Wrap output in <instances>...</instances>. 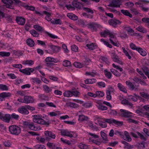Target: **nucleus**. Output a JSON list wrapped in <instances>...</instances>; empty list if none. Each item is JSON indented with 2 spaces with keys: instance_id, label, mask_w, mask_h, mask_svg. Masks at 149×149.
I'll use <instances>...</instances> for the list:
<instances>
[{
  "instance_id": "42",
  "label": "nucleus",
  "mask_w": 149,
  "mask_h": 149,
  "mask_svg": "<svg viewBox=\"0 0 149 149\" xmlns=\"http://www.w3.org/2000/svg\"><path fill=\"white\" fill-rule=\"evenodd\" d=\"M51 23L54 24H61L62 22L60 19H55L51 21Z\"/></svg>"
},
{
  "instance_id": "5",
  "label": "nucleus",
  "mask_w": 149,
  "mask_h": 149,
  "mask_svg": "<svg viewBox=\"0 0 149 149\" xmlns=\"http://www.w3.org/2000/svg\"><path fill=\"white\" fill-rule=\"evenodd\" d=\"M110 37L109 40L113 45L115 46H118V41L116 37V34H114L113 33L110 32L109 35Z\"/></svg>"
},
{
  "instance_id": "4",
  "label": "nucleus",
  "mask_w": 149,
  "mask_h": 149,
  "mask_svg": "<svg viewBox=\"0 0 149 149\" xmlns=\"http://www.w3.org/2000/svg\"><path fill=\"white\" fill-rule=\"evenodd\" d=\"M61 133L62 135L66 136L70 138H76L77 136L75 133L72 132H69L66 130H61Z\"/></svg>"
},
{
  "instance_id": "9",
  "label": "nucleus",
  "mask_w": 149,
  "mask_h": 149,
  "mask_svg": "<svg viewBox=\"0 0 149 149\" xmlns=\"http://www.w3.org/2000/svg\"><path fill=\"white\" fill-rule=\"evenodd\" d=\"M100 25L96 23H91L88 25V28L92 31H96L100 28Z\"/></svg>"
},
{
  "instance_id": "15",
  "label": "nucleus",
  "mask_w": 149,
  "mask_h": 149,
  "mask_svg": "<svg viewBox=\"0 0 149 149\" xmlns=\"http://www.w3.org/2000/svg\"><path fill=\"white\" fill-rule=\"evenodd\" d=\"M51 14L50 12H47L46 11H43L40 14L43 15L44 14L46 15V16L45 17V19L48 22L52 21V19L51 18Z\"/></svg>"
},
{
  "instance_id": "10",
  "label": "nucleus",
  "mask_w": 149,
  "mask_h": 149,
  "mask_svg": "<svg viewBox=\"0 0 149 149\" xmlns=\"http://www.w3.org/2000/svg\"><path fill=\"white\" fill-rule=\"evenodd\" d=\"M120 111L121 113V115L122 116L126 118L132 117V113L127 110L120 109Z\"/></svg>"
},
{
  "instance_id": "19",
  "label": "nucleus",
  "mask_w": 149,
  "mask_h": 149,
  "mask_svg": "<svg viewBox=\"0 0 149 149\" xmlns=\"http://www.w3.org/2000/svg\"><path fill=\"white\" fill-rule=\"evenodd\" d=\"M10 94L9 93L3 92L0 93V101L4 100L5 98L10 96Z\"/></svg>"
},
{
  "instance_id": "37",
  "label": "nucleus",
  "mask_w": 149,
  "mask_h": 149,
  "mask_svg": "<svg viewBox=\"0 0 149 149\" xmlns=\"http://www.w3.org/2000/svg\"><path fill=\"white\" fill-rule=\"evenodd\" d=\"M110 31L108 30H105L103 32H101L100 35L102 37H106L107 36L109 35L110 33Z\"/></svg>"
},
{
  "instance_id": "46",
  "label": "nucleus",
  "mask_w": 149,
  "mask_h": 149,
  "mask_svg": "<svg viewBox=\"0 0 149 149\" xmlns=\"http://www.w3.org/2000/svg\"><path fill=\"white\" fill-rule=\"evenodd\" d=\"M72 91H66L63 93V95L64 96L69 97L72 96Z\"/></svg>"
},
{
  "instance_id": "62",
  "label": "nucleus",
  "mask_w": 149,
  "mask_h": 149,
  "mask_svg": "<svg viewBox=\"0 0 149 149\" xmlns=\"http://www.w3.org/2000/svg\"><path fill=\"white\" fill-rule=\"evenodd\" d=\"M130 46L131 48L134 50L137 51L139 47H138L135 45L133 43H130Z\"/></svg>"
},
{
  "instance_id": "61",
  "label": "nucleus",
  "mask_w": 149,
  "mask_h": 149,
  "mask_svg": "<svg viewBox=\"0 0 149 149\" xmlns=\"http://www.w3.org/2000/svg\"><path fill=\"white\" fill-rule=\"evenodd\" d=\"M79 147L81 149H88V146L87 145L82 143H80L79 145Z\"/></svg>"
},
{
  "instance_id": "22",
  "label": "nucleus",
  "mask_w": 149,
  "mask_h": 149,
  "mask_svg": "<svg viewBox=\"0 0 149 149\" xmlns=\"http://www.w3.org/2000/svg\"><path fill=\"white\" fill-rule=\"evenodd\" d=\"M117 87L120 91L125 93H127V91L126 88L121 83H118L117 84Z\"/></svg>"
},
{
  "instance_id": "48",
  "label": "nucleus",
  "mask_w": 149,
  "mask_h": 149,
  "mask_svg": "<svg viewBox=\"0 0 149 149\" xmlns=\"http://www.w3.org/2000/svg\"><path fill=\"white\" fill-rule=\"evenodd\" d=\"M96 85L99 88H104L106 87L105 83L102 81L97 82V83Z\"/></svg>"
},
{
  "instance_id": "29",
  "label": "nucleus",
  "mask_w": 149,
  "mask_h": 149,
  "mask_svg": "<svg viewBox=\"0 0 149 149\" xmlns=\"http://www.w3.org/2000/svg\"><path fill=\"white\" fill-rule=\"evenodd\" d=\"M121 103L123 104L128 105L130 107H132L133 106L132 103L130 102L128 100L125 99L122 100Z\"/></svg>"
},
{
  "instance_id": "32",
  "label": "nucleus",
  "mask_w": 149,
  "mask_h": 149,
  "mask_svg": "<svg viewBox=\"0 0 149 149\" xmlns=\"http://www.w3.org/2000/svg\"><path fill=\"white\" fill-rule=\"evenodd\" d=\"M96 81V80L95 79H87L84 80V83L86 84H93Z\"/></svg>"
},
{
  "instance_id": "7",
  "label": "nucleus",
  "mask_w": 149,
  "mask_h": 149,
  "mask_svg": "<svg viewBox=\"0 0 149 149\" xmlns=\"http://www.w3.org/2000/svg\"><path fill=\"white\" fill-rule=\"evenodd\" d=\"M103 121H105L106 122L110 124L114 123L116 125L120 126L122 125L123 124V123L122 122L118 121L115 119L110 118V119H106L103 118Z\"/></svg>"
},
{
  "instance_id": "49",
  "label": "nucleus",
  "mask_w": 149,
  "mask_h": 149,
  "mask_svg": "<svg viewBox=\"0 0 149 149\" xmlns=\"http://www.w3.org/2000/svg\"><path fill=\"white\" fill-rule=\"evenodd\" d=\"M137 51L143 56H146L147 55L146 52L141 48H139Z\"/></svg>"
},
{
  "instance_id": "44",
  "label": "nucleus",
  "mask_w": 149,
  "mask_h": 149,
  "mask_svg": "<svg viewBox=\"0 0 149 149\" xmlns=\"http://www.w3.org/2000/svg\"><path fill=\"white\" fill-rule=\"evenodd\" d=\"M31 79L33 83H36L37 84H40L41 82L40 79L38 78H33Z\"/></svg>"
},
{
  "instance_id": "63",
  "label": "nucleus",
  "mask_w": 149,
  "mask_h": 149,
  "mask_svg": "<svg viewBox=\"0 0 149 149\" xmlns=\"http://www.w3.org/2000/svg\"><path fill=\"white\" fill-rule=\"evenodd\" d=\"M74 65L75 67L79 68H81L83 67V65L79 62H74Z\"/></svg>"
},
{
  "instance_id": "55",
  "label": "nucleus",
  "mask_w": 149,
  "mask_h": 149,
  "mask_svg": "<svg viewBox=\"0 0 149 149\" xmlns=\"http://www.w3.org/2000/svg\"><path fill=\"white\" fill-rule=\"evenodd\" d=\"M137 147L138 149H143L145 147V143L142 142L137 144Z\"/></svg>"
},
{
  "instance_id": "51",
  "label": "nucleus",
  "mask_w": 149,
  "mask_h": 149,
  "mask_svg": "<svg viewBox=\"0 0 149 149\" xmlns=\"http://www.w3.org/2000/svg\"><path fill=\"white\" fill-rule=\"evenodd\" d=\"M86 21L83 19H80L78 20L77 23L79 25L84 27L86 25Z\"/></svg>"
},
{
  "instance_id": "53",
  "label": "nucleus",
  "mask_w": 149,
  "mask_h": 149,
  "mask_svg": "<svg viewBox=\"0 0 149 149\" xmlns=\"http://www.w3.org/2000/svg\"><path fill=\"white\" fill-rule=\"evenodd\" d=\"M63 65L65 67H68L71 65L70 61L68 60H65L63 61Z\"/></svg>"
},
{
  "instance_id": "34",
  "label": "nucleus",
  "mask_w": 149,
  "mask_h": 149,
  "mask_svg": "<svg viewBox=\"0 0 149 149\" xmlns=\"http://www.w3.org/2000/svg\"><path fill=\"white\" fill-rule=\"evenodd\" d=\"M26 43L28 45L31 47L34 46L35 45L34 41L30 38L27 40Z\"/></svg>"
},
{
  "instance_id": "33",
  "label": "nucleus",
  "mask_w": 149,
  "mask_h": 149,
  "mask_svg": "<svg viewBox=\"0 0 149 149\" xmlns=\"http://www.w3.org/2000/svg\"><path fill=\"white\" fill-rule=\"evenodd\" d=\"M122 143L125 145L124 148H125L130 149L134 148L133 145H131L130 144L125 141H122Z\"/></svg>"
},
{
  "instance_id": "47",
  "label": "nucleus",
  "mask_w": 149,
  "mask_h": 149,
  "mask_svg": "<svg viewBox=\"0 0 149 149\" xmlns=\"http://www.w3.org/2000/svg\"><path fill=\"white\" fill-rule=\"evenodd\" d=\"M19 116L18 114H16L15 113H12L10 115L11 119H14L15 120H18L19 119Z\"/></svg>"
},
{
  "instance_id": "36",
  "label": "nucleus",
  "mask_w": 149,
  "mask_h": 149,
  "mask_svg": "<svg viewBox=\"0 0 149 149\" xmlns=\"http://www.w3.org/2000/svg\"><path fill=\"white\" fill-rule=\"evenodd\" d=\"M121 13H122L124 15L126 16H128L130 17L131 18L132 17V15L127 10H124L122 9L121 10Z\"/></svg>"
},
{
  "instance_id": "43",
  "label": "nucleus",
  "mask_w": 149,
  "mask_h": 149,
  "mask_svg": "<svg viewBox=\"0 0 149 149\" xmlns=\"http://www.w3.org/2000/svg\"><path fill=\"white\" fill-rule=\"evenodd\" d=\"M104 72L105 76L109 79L111 78L112 74L111 73L109 72H108L107 69H105L104 70Z\"/></svg>"
},
{
  "instance_id": "6",
  "label": "nucleus",
  "mask_w": 149,
  "mask_h": 149,
  "mask_svg": "<svg viewBox=\"0 0 149 149\" xmlns=\"http://www.w3.org/2000/svg\"><path fill=\"white\" fill-rule=\"evenodd\" d=\"M111 58L114 61L117 62L120 65H123V63L121 59L119 58L114 51H112L111 52Z\"/></svg>"
},
{
  "instance_id": "35",
  "label": "nucleus",
  "mask_w": 149,
  "mask_h": 149,
  "mask_svg": "<svg viewBox=\"0 0 149 149\" xmlns=\"http://www.w3.org/2000/svg\"><path fill=\"white\" fill-rule=\"evenodd\" d=\"M22 63L24 65H28L29 66H31L33 64V61L31 60H26L22 62Z\"/></svg>"
},
{
  "instance_id": "26",
  "label": "nucleus",
  "mask_w": 149,
  "mask_h": 149,
  "mask_svg": "<svg viewBox=\"0 0 149 149\" xmlns=\"http://www.w3.org/2000/svg\"><path fill=\"white\" fill-rule=\"evenodd\" d=\"M86 46L90 50H92L95 49L97 47L96 45L93 43H91L87 44Z\"/></svg>"
},
{
  "instance_id": "25",
  "label": "nucleus",
  "mask_w": 149,
  "mask_h": 149,
  "mask_svg": "<svg viewBox=\"0 0 149 149\" xmlns=\"http://www.w3.org/2000/svg\"><path fill=\"white\" fill-rule=\"evenodd\" d=\"M10 118V115L9 114H6L3 115L2 120L4 122L8 123L9 122Z\"/></svg>"
},
{
  "instance_id": "59",
  "label": "nucleus",
  "mask_w": 149,
  "mask_h": 149,
  "mask_svg": "<svg viewBox=\"0 0 149 149\" xmlns=\"http://www.w3.org/2000/svg\"><path fill=\"white\" fill-rule=\"evenodd\" d=\"M100 134L103 140L106 141H108L107 136L104 132H103L101 131L100 132Z\"/></svg>"
},
{
  "instance_id": "39",
  "label": "nucleus",
  "mask_w": 149,
  "mask_h": 149,
  "mask_svg": "<svg viewBox=\"0 0 149 149\" xmlns=\"http://www.w3.org/2000/svg\"><path fill=\"white\" fill-rule=\"evenodd\" d=\"M124 134L126 138V139H125L128 142L131 141L132 140V139L130 137L128 132L126 131H125Z\"/></svg>"
},
{
  "instance_id": "56",
  "label": "nucleus",
  "mask_w": 149,
  "mask_h": 149,
  "mask_svg": "<svg viewBox=\"0 0 149 149\" xmlns=\"http://www.w3.org/2000/svg\"><path fill=\"white\" fill-rule=\"evenodd\" d=\"M10 55V53L9 52H0V55L2 56H9Z\"/></svg>"
},
{
  "instance_id": "40",
  "label": "nucleus",
  "mask_w": 149,
  "mask_h": 149,
  "mask_svg": "<svg viewBox=\"0 0 149 149\" xmlns=\"http://www.w3.org/2000/svg\"><path fill=\"white\" fill-rule=\"evenodd\" d=\"M110 70L111 72L116 76L119 77L120 76L121 74L117 70L113 69H111Z\"/></svg>"
},
{
  "instance_id": "13",
  "label": "nucleus",
  "mask_w": 149,
  "mask_h": 149,
  "mask_svg": "<svg viewBox=\"0 0 149 149\" xmlns=\"http://www.w3.org/2000/svg\"><path fill=\"white\" fill-rule=\"evenodd\" d=\"M103 118L97 117L95 119V121L99 124L100 126L102 128L106 127L107 126L105 122H103Z\"/></svg>"
},
{
  "instance_id": "50",
  "label": "nucleus",
  "mask_w": 149,
  "mask_h": 149,
  "mask_svg": "<svg viewBox=\"0 0 149 149\" xmlns=\"http://www.w3.org/2000/svg\"><path fill=\"white\" fill-rule=\"evenodd\" d=\"M47 145L49 148L52 149H55L56 146L54 143L49 142L47 143Z\"/></svg>"
},
{
  "instance_id": "41",
  "label": "nucleus",
  "mask_w": 149,
  "mask_h": 149,
  "mask_svg": "<svg viewBox=\"0 0 149 149\" xmlns=\"http://www.w3.org/2000/svg\"><path fill=\"white\" fill-rule=\"evenodd\" d=\"M96 97H102L104 95V93L103 92L101 91H98L95 92Z\"/></svg>"
},
{
  "instance_id": "38",
  "label": "nucleus",
  "mask_w": 149,
  "mask_h": 149,
  "mask_svg": "<svg viewBox=\"0 0 149 149\" xmlns=\"http://www.w3.org/2000/svg\"><path fill=\"white\" fill-rule=\"evenodd\" d=\"M79 117L78 120L80 121H86L88 119V118L87 116H85L83 115H79Z\"/></svg>"
},
{
  "instance_id": "57",
  "label": "nucleus",
  "mask_w": 149,
  "mask_h": 149,
  "mask_svg": "<svg viewBox=\"0 0 149 149\" xmlns=\"http://www.w3.org/2000/svg\"><path fill=\"white\" fill-rule=\"evenodd\" d=\"M30 32L31 34L34 37H38L39 36V34L34 30H31Z\"/></svg>"
},
{
  "instance_id": "17",
  "label": "nucleus",
  "mask_w": 149,
  "mask_h": 149,
  "mask_svg": "<svg viewBox=\"0 0 149 149\" xmlns=\"http://www.w3.org/2000/svg\"><path fill=\"white\" fill-rule=\"evenodd\" d=\"M18 111L19 113L27 115L29 113V111L26 109L25 106H22L19 108L18 109Z\"/></svg>"
},
{
  "instance_id": "60",
  "label": "nucleus",
  "mask_w": 149,
  "mask_h": 149,
  "mask_svg": "<svg viewBox=\"0 0 149 149\" xmlns=\"http://www.w3.org/2000/svg\"><path fill=\"white\" fill-rule=\"evenodd\" d=\"M122 49H123V52L125 54V55L128 57L129 59H131L132 58L131 56H130L128 52L125 49L124 47H122Z\"/></svg>"
},
{
  "instance_id": "12",
  "label": "nucleus",
  "mask_w": 149,
  "mask_h": 149,
  "mask_svg": "<svg viewBox=\"0 0 149 149\" xmlns=\"http://www.w3.org/2000/svg\"><path fill=\"white\" fill-rule=\"evenodd\" d=\"M120 5L118 0H113L108 6L109 7L117 8L120 7Z\"/></svg>"
},
{
  "instance_id": "16",
  "label": "nucleus",
  "mask_w": 149,
  "mask_h": 149,
  "mask_svg": "<svg viewBox=\"0 0 149 149\" xmlns=\"http://www.w3.org/2000/svg\"><path fill=\"white\" fill-rule=\"evenodd\" d=\"M17 23L19 25H24L25 22V19L21 16H18L16 17L15 19Z\"/></svg>"
},
{
  "instance_id": "18",
  "label": "nucleus",
  "mask_w": 149,
  "mask_h": 149,
  "mask_svg": "<svg viewBox=\"0 0 149 149\" xmlns=\"http://www.w3.org/2000/svg\"><path fill=\"white\" fill-rule=\"evenodd\" d=\"M24 100V103L26 104L32 103L34 101L33 98L31 96H25Z\"/></svg>"
},
{
  "instance_id": "45",
  "label": "nucleus",
  "mask_w": 149,
  "mask_h": 149,
  "mask_svg": "<svg viewBox=\"0 0 149 149\" xmlns=\"http://www.w3.org/2000/svg\"><path fill=\"white\" fill-rule=\"evenodd\" d=\"M136 29L137 31L143 33H145L146 32V29L141 26H140L136 28Z\"/></svg>"
},
{
  "instance_id": "27",
  "label": "nucleus",
  "mask_w": 149,
  "mask_h": 149,
  "mask_svg": "<svg viewBox=\"0 0 149 149\" xmlns=\"http://www.w3.org/2000/svg\"><path fill=\"white\" fill-rule=\"evenodd\" d=\"M45 62H54L55 63H57L58 61L56 58H55L53 57H47L45 60Z\"/></svg>"
},
{
  "instance_id": "28",
  "label": "nucleus",
  "mask_w": 149,
  "mask_h": 149,
  "mask_svg": "<svg viewBox=\"0 0 149 149\" xmlns=\"http://www.w3.org/2000/svg\"><path fill=\"white\" fill-rule=\"evenodd\" d=\"M134 96L133 95H129L128 96V99L129 100H132L134 102H136L138 100V98L139 96L136 94H134Z\"/></svg>"
},
{
  "instance_id": "54",
  "label": "nucleus",
  "mask_w": 149,
  "mask_h": 149,
  "mask_svg": "<svg viewBox=\"0 0 149 149\" xmlns=\"http://www.w3.org/2000/svg\"><path fill=\"white\" fill-rule=\"evenodd\" d=\"M43 87L44 91L46 93H48L51 91L52 89L51 88H49L46 85H44L43 86Z\"/></svg>"
},
{
  "instance_id": "23",
  "label": "nucleus",
  "mask_w": 149,
  "mask_h": 149,
  "mask_svg": "<svg viewBox=\"0 0 149 149\" xmlns=\"http://www.w3.org/2000/svg\"><path fill=\"white\" fill-rule=\"evenodd\" d=\"M126 85L129 87L130 89L132 90H136L137 88H135V87L132 83L130 81H126Z\"/></svg>"
},
{
  "instance_id": "30",
  "label": "nucleus",
  "mask_w": 149,
  "mask_h": 149,
  "mask_svg": "<svg viewBox=\"0 0 149 149\" xmlns=\"http://www.w3.org/2000/svg\"><path fill=\"white\" fill-rule=\"evenodd\" d=\"M72 4L74 7H75L78 9H80L82 4L76 1H73L72 2Z\"/></svg>"
},
{
  "instance_id": "64",
  "label": "nucleus",
  "mask_w": 149,
  "mask_h": 149,
  "mask_svg": "<svg viewBox=\"0 0 149 149\" xmlns=\"http://www.w3.org/2000/svg\"><path fill=\"white\" fill-rule=\"evenodd\" d=\"M35 149H46L45 146L42 145H37L35 146Z\"/></svg>"
},
{
  "instance_id": "31",
  "label": "nucleus",
  "mask_w": 149,
  "mask_h": 149,
  "mask_svg": "<svg viewBox=\"0 0 149 149\" xmlns=\"http://www.w3.org/2000/svg\"><path fill=\"white\" fill-rule=\"evenodd\" d=\"M67 16L70 19L74 20H77L78 17L75 15L71 13H69L67 14Z\"/></svg>"
},
{
  "instance_id": "2",
  "label": "nucleus",
  "mask_w": 149,
  "mask_h": 149,
  "mask_svg": "<svg viewBox=\"0 0 149 149\" xmlns=\"http://www.w3.org/2000/svg\"><path fill=\"white\" fill-rule=\"evenodd\" d=\"M33 122L38 124L48 125L49 123L46 122L42 117L41 116L35 115L32 116Z\"/></svg>"
},
{
  "instance_id": "20",
  "label": "nucleus",
  "mask_w": 149,
  "mask_h": 149,
  "mask_svg": "<svg viewBox=\"0 0 149 149\" xmlns=\"http://www.w3.org/2000/svg\"><path fill=\"white\" fill-rule=\"evenodd\" d=\"M49 47L54 53L58 52L60 50V47L58 46L51 45H49Z\"/></svg>"
},
{
  "instance_id": "3",
  "label": "nucleus",
  "mask_w": 149,
  "mask_h": 149,
  "mask_svg": "<svg viewBox=\"0 0 149 149\" xmlns=\"http://www.w3.org/2000/svg\"><path fill=\"white\" fill-rule=\"evenodd\" d=\"M23 125L24 127L33 131H38L40 129L39 127L35 126L33 122L28 121H24L23 122Z\"/></svg>"
},
{
  "instance_id": "24",
  "label": "nucleus",
  "mask_w": 149,
  "mask_h": 149,
  "mask_svg": "<svg viewBox=\"0 0 149 149\" xmlns=\"http://www.w3.org/2000/svg\"><path fill=\"white\" fill-rule=\"evenodd\" d=\"M99 61L101 63H105L107 64H108L109 63L108 59L103 56H100L99 58Z\"/></svg>"
},
{
  "instance_id": "14",
  "label": "nucleus",
  "mask_w": 149,
  "mask_h": 149,
  "mask_svg": "<svg viewBox=\"0 0 149 149\" xmlns=\"http://www.w3.org/2000/svg\"><path fill=\"white\" fill-rule=\"evenodd\" d=\"M2 2L6 4V6L8 8L13 9L14 7L12 5L13 3V2L12 0H2Z\"/></svg>"
},
{
  "instance_id": "8",
  "label": "nucleus",
  "mask_w": 149,
  "mask_h": 149,
  "mask_svg": "<svg viewBox=\"0 0 149 149\" xmlns=\"http://www.w3.org/2000/svg\"><path fill=\"white\" fill-rule=\"evenodd\" d=\"M108 22L110 25L115 28L117 27L118 25L120 24L121 23V22L116 19H110Z\"/></svg>"
},
{
  "instance_id": "52",
  "label": "nucleus",
  "mask_w": 149,
  "mask_h": 149,
  "mask_svg": "<svg viewBox=\"0 0 149 149\" xmlns=\"http://www.w3.org/2000/svg\"><path fill=\"white\" fill-rule=\"evenodd\" d=\"M140 95L143 97L147 99H149V94L144 92H140Z\"/></svg>"
},
{
  "instance_id": "58",
  "label": "nucleus",
  "mask_w": 149,
  "mask_h": 149,
  "mask_svg": "<svg viewBox=\"0 0 149 149\" xmlns=\"http://www.w3.org/2000/svg\"><path fill=\"white\" fill-rule=\"evenodd\" d=\"M33 27L36 30L39 31H42L44 30L43 27L38 25H34Z\"/></svg>"
},
{
  "instance_id": "21",
  "label": "nucleus",
  "mask_w": 149,
  "mask_h": 149,
  "mask_svg": "<svg viewBox=\"0 0 149 149\" xmlns=\"http://www.w3.org/2000/svg\"><path fill=\"white\" fill-rule=\"evenodd\" d=\"M45 135L46 136H48L53 139H55L56 137L55 134L49 131H46L44 132Z\"/></svg>"
},
{
  "instance_id": "1",
  "label": "nucleus",
  "mask_w": 149,
  "mask_h": 149,
  "mask_svg": "<svg viewBox=\"0 0 149 149\" xmlns=\"http://www.w3.org/2000/svg\"><path fill=\"white\" fill-rule=\"evenodd\" d=\"M8 129L10 133L13 135H18L21 132V128L16 125H10Z\"/></svg>"
},
{
  "instance_id": "11",
  "label": "nucleus",
  "mask_w": 149,
  "mask_h": 149,
  "mask_svg": "<svg viewBox=\"0 0 149 149\" xmlns=\"http://www.w3.org/2000/svg\"><path fill=\"white\" fill-rule=\"evenodd\" d=\"M34 71V69L30 68H26L24 69H19V71L25 74L26 75H30L31 74V73L33 72Z\"/></svg>"
}]
</instances>
